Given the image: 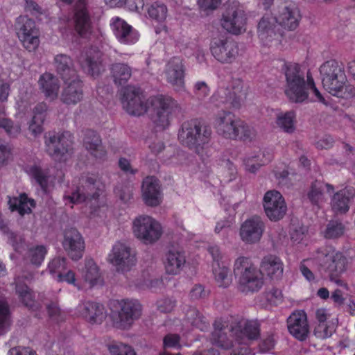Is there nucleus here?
I'll use <instances>...</instances> for the list:
<instances>
[{"label": "nucleus", "mask_w": 355, "mask_h": 355, "mask_svg": "<svg viewBox=\"0 0 355 355\" xmlns=\"http://www.w3.org/2000/svg\"><path fill=\"white\" fill-rule=\"evenodd\" d=\"M110 72L111 79L117 87L126 84L132 76L131 67L125 63L112 64L110 66Z\"/></svg>", "instance_id": "obj_35"}, {"label": "nucleus", "mask_w": 355, "mask_h": 355, "mask_svg": "<svg viewBox=\"0 0 355 355\" xmlns=\"http://www.w3.org/2000/svg\"><path fill=\"white\" fill-rule=\"evenodd\" d=\"M8 355H37L36 352L29 347L17 346L9 349Z\"/></svg>", "instance_id": "obj_63"}, {"label": "nucleus", "mask_w": 355, "mask_h": 355, "mask_svg": "<svg viewBox=\"0 0 355 355\" xmlns=\"http://www.w3.org/2000/svg\"><path fill=\"white\" fill-rule=\"evenodd\" d=\"M324 88L332 95L338 94L339 89L347 83L343 68L335 60L324 62L320 68Z\"/></svg>", "instance_id": "obj_9"}, {"label": "nucleus", "mask_w": 355, "mask_h": 355, "mask_svg": "<svg viewBox=\"0 0 355 355\" xmlns=\"http://www.w3.org/2000/svg\"><path fill=\"white\" fill-rule=\"evenodd\" d=\"M211 55L221 63H232L238 55L237 45L223 37H213L210 43Z\"/></svg>", "instance_id": "obj_13"}, {"label": "nucleus", "mask_w": 355, "mask_h": 355, "mask_svg": "<svg viewBox=\"0 0 355 355\" xmlns=\"http://www.w3.org/2000/svg\"><path fill=\"white\" fill-rule=\"evenodd\" d=\"M102 53L96 49H90L86 53L85 64L88 72L92 76H98L103 69Z\"/></svg>", "instance_id": "obj_37"}, {"label": "nucleus", "mask_w": 355, "mask_h": 355, "mask_svg": "<svg viewBox=\"0 0 355 355\" xmlns=\"http://www.w3.org/2000/svg\"><path fill=\"white\" fill-rule=\"evenodd\" d=\"M234 272L239 277V289L242 293H257L264 284L262 272L249 257H240L236 259Z\"/></svg>", "instance_id": "obj_2"}, {"label": "nucleus", "mask_w": 355, "mask_h": 355, "mask_svg": "<svg viewBox=\"0 0 355 355\" xmlns=\"http://www.w3.org/2000/svg\"><path fill=\"white\" fill-rule=\"evenodd\" d=\"M295 114L293 112H288L284 114L279 115L277 119V124L284 132L293 133L295 130L294 124Z\"/></svg>", "instance_id": "obj_44"}, {"label": "nucleus", "mask_w": 355, "mask_h": 355, "mask_svg": "<svg viewBox=\"0 0 355 355\" xmlns=\"http://www.w3.org/2000/svg\"><path fill=\"white\" fill-rule=\"evenodd\" d=\"M46 310L48 312V315L49 318L59 323L65 320L66 315L64 312L62 311L58 304L55 302H51L46 306Z\"/></svg>", "instance_id": "obj_51"}, {"label": "nucleus", "mask_w": 355, "mask_h": 355, "mask_svg": "<svg viewBox=\"0 0 355 355\" xmlns=\"http://www.w3.org/2000/svg\"><path fill=\"white\" fill-rule=\"evenodd\" d=\"M81 316L90 324H101L106 318V311L103 304L87 301L78 307Z\"/></svg>", "instance_id": "obj_24"}, {"label": "nucleus", "mask_w": 355, "mask_h": 355, "mask_svg": "<svg viewBox=\"0 0 355 355\" xmlns=\"http://www.w3.org/2000/svg\"><path fill=\"white\" fill-rule=\"evenodd\" d=\"M282 70L286 77L285 94L293 103H302L308 98L304 74L300 65L294 62H286Z\"/></svg>", "instance_id": "obj_3"}, {"label": "nucleus", "mask_w": 355, "mask_h": 355, "mask_svg": "<svg viewBox=\"0 0 355 355\" xmlns=\"http://www.w3.org/2000/svg\"><path fill=\"white\" fill-rule=\"evenodd\" d=\"M186 317L193 327L202 331L209 327V322L196 307H190L186 313Z\"/></svg>", "instance_id": "obj_40"}, {"label": "nucleus", "mask_w": 355, "mask_h": 355, "mask_svg": "<svg viewBox=\"0 0 355 355\" xmlns=\"http://www.w3.org/2000/svg\"><path fill=\"white\" fill-rule=\"evenodd\" d=\"M263 205L267 217L272 221L282 219L287 211L283 196L279 191L275 190L266 193Z\"/></svg>", "instance_id": "obj_14"}, {"label": "nucleus", "mask_w": 355, "mask_h": 355, "mask_svg": "<svg viewBox=\"0 0 355 355\" xmlns=\"http://www.w3.org/2000/svg\"><path fill=\"white\" fill-rule=\"evenodd\" d=\"M180 336L177 334H168L164 337L163 345L164 348L180 349Z\"/></svg>", "instance_id": "obj_58"}, {"label": "nucleus", "mask_w": 355, "mask_h": 355, "mask_svg": "<svg viewBox=\"0 0 355 355\" xmlns=\"http://www.w3.org/2000/svg\"><path fill=\"white\" fill-rule=\"evenodd\" d=\"M142 198L145 204L157 207L162 202V191L159 181L154 176L144 179L141 186Z\"/></svg>", "instance_id": "obj_22"}, {"label": "nucleus", "mask_w": 355, "mask_h": 355, "mask_svg": "<svg viewBox=\"0 0 355 355\" xmlns=\"http://www.w3.org/2000/svg\"><path fill=\"white\" fill-rule=\"evenodd\" d=\"M61 94V101L67 105H75L81 101L83 98L82 82L78 78L69 80Z\"/></svg>", "instance_id": "obj_27"}, {"label": "nucleus", "mask_w": 355, "mask_h": 355, "mask_svg": "<svg viewBox=\"0 0 355 355\" xmlns=\"http://www.w3.org/2000/svg\"><path fill=\"white\" fill-rule=\"evenodd\" d=\"M10 323V311L8 304L0 299V334L5 332Z\"/></svg>", "instance_id": "obj_46"}, {"label": "nucleus", "mask_w": 355, "mask_h": 355, "mask_svg": "<svg viewBox=\"0 0 355 355\" xmlns=\"http://www.w3.org/2000/svg\"><path fill=\"white\" fill-rule=\"evenodd\" d=\"M8 205L12 211H17L21 216H24L31 212V208L35 207V202L24 193L19 198H10Z\"/></svg>", "instance_id": "obj_36"}, {"label": "nucleus", "mask_w": 355, "mask_h": 355, "mask_svg": "<svg viewBox=\"0 0 355 355\" xmlns=\"http://www.w3.org/2000/svg\"><path fill=\"white\" fill-rule=\"evenodd\" d=\"M213 326L211 342L224 349L234 347L233 340L227 336V331L231 333L230 336L239 344L256 340L260 336V324L257 320H245L239 315L218 318Z\"/></svg>", "instance_id": "obj_1"}, {"label": "nucleus", "mask_w": 355, "mask_h": 355, "mask_svg": "<svg viewBox=\"0 0 355 355\" xmlns=\"http://www.w3.org/2000/svg\"><path fill=\"white\" fill-rule=\"evenodd\" d=\"M355 197V189L346 188L336 193L331 200V207L336 214H345L349 210V202Z\"/></svg>", "instance_id": "obj_30"}, {"label": "nucleus", "mask_w": 355, "mask_h": 355, "mask_svg": "<svg viewBox=\"0 0 355 355\" xmlns=\"http://www.w3.org/2000/svg\"><path fill=\"white\" fill-rule=\"evenodd\" d=\"M345 227L338 221L331 220L325 230L324 236L327 239H335L344 233Z\"/></svg>", "instance_id": "obj_49"}, {"label": "nucleus", "mask_w": 355, "mask_h": 355, "mask_svg": "<svg viewBox=\"0 0 355 355\" xmlns=\"http://www.w3.org/2000/svg\"><path fill=\"white\" fill-rule=\"evenodd\" d=\"M218 133L224 138L236 140H251L253 130L243 121L231 112H223L216 119Z\"/></svg>", "instance_id": "obj_5"}, {"label": "nucleus", "mask_w": 355, "mask_h": 355, "mask_svg": "<svg viewBox=\"0 0 355 355\" xmlns=\"http://www.w3.org/2000/svg\"><path fill=\"white\" fill-rule=\"evenodd\" d=\"M275 344L272 334L267 335L259 343V348L261 352H266L272 349Z\"/></svg>", "instance_id": "obj_62"}, {"label": "nucleus", "mask_w": 355, "mask_h": 355, "mask_svg": "<svg viewBox=\"0 0 355 355\" xmlns=\"http://www.w3.org/2000/svg\"><path fill=\"white\" fill-rule=\"evenodd\" d=\"M75 28L81 36L90 31V18L86 8L85 0H78L75 6Z\"/></svg>", "instance_id": "obj_29"}, {"label": "nucleus", "mask_w": 355, "mask_h": 355, "mask_svg": "<svg viewBox=\"0 0 355 355\" xmlns=\"http://www.w3.org/2000/svg\"><path fill=\"white\" fill-rule=\"evenodd\" d=\"M103 190L100 188L99 182L92 178H87L83 182L82 186L72 193L71 196L67 198L72 203L92 202L94 200V205H97V200Z\"/></svg>", "instance_id": "obj_15"}, {"label": "nucleus", "mask_w": 355, "mask_h": 355, "mask_svg": "<svg viewBox=\"0 0 355 355\" xmlns=\"http://www.w3.org/2000/svg\"><path fill=\"white\" fill-rule=\"evenodd\" d=\"M289 333L300 341L305 340L309 333L307 315L304 311L297 310L291 313L287 320Z\"/></svg>", "instance_id": "obj_20"}, {"label": "nucleus", "mask_w": 355, "mask_h": 355, "mask_svg": "<svg viewBox=\"0 0 355 355\" xmlns=\"http://www.w3.org/2000/svg\"><path fill=\"white\" fill-rule=\"evenodd\" d=\"M208 252L213 259V275L216 284L220 287H228L232 282V273L230 268L221 261L223 256L219 246L209 245Z\"/></svg>", "instance_id": "obj_17"}, {"label": "nucleus", "mask_w": 355, "mask_h": 355, "mask_svg": "<svg viewBox=\"0 0 355 355\" xmlns=\"http://www.w3.org/2000/svg\"><path fill=\"white\" fill-rule=\"evenodd\" d=\"M114 33L121 44H130L138 40L137 33L132 31L131 26L125 21L117 18L112 24Z\"/></svg>", "instance_id": "obj_32"}, {"label": "nucleus", "mask_w": 355, "mask_h": 355, "mask_svg": "<svg viewBox=\"0 0 355 355\" xmlns=\"http://www.w3.org/2000/svg\"><path fill=\"white\" fill-rule=\"evenodd\" d=\"M17 30L18 37H24L25 35H39L35 21L26 16H21L18 18Z\"/></svg>", "instance_id": "obj_39"}, {"label": "nucleus", "mask_w": 355, "mask_h": 355, "mask_svg": "<svg viewBox=\"0 0 355 355\" xmlns=\"http://www.w3.org/2000/svg\"><path fill=\"white\" fill-rule=\"evenodd\" d=\"M277 12L275 17L281 26L289 31L298 26L300 15L293 3L281 1L277 5Z\"/></svg>", "instance_id": "obj_19"}, {"label": "nucleus", "mask_w": 355, "mask_h": 355, "mask_svg": "<svg viewBox=\"0 0 355 355\" xmlns=\"http://www.w3.org/2000/svg\"><path fill=\"white\" fill-rule=\"evenodd\" d=\"M24 47L28 51H33L37 49L40 44L39 35H25L24 37H18Z\"/></svg>", "instance_id": "obj_53"}, {"label": "nucleus", "mask_w": 355, "mask_h": 355, "mask_svg": "<svg viewBox=\"0 0 355 355\" xmlns=\"http://www.w3.org/2000/svg\"><path fill=\"white\" fill-rule=\"evenodd\" d=\"M84 241L75 228L67 229L64 232V243L65 244H81Z\"/></svg>", "instance_id": "obj_56"}, {"label": "nucleus", "mask_w": 355, "mask_h": 355, "mask_svg": "<svg viewBox=\"0 0 355 355\" xmlns=\"http://www.w3.org/2000/svg\"><path fill=\"white\" fill-rule=\"evenodd\" d=\"M245 24L243 12L235 6H228L223 13L221 25L227 32L237 35Z\"/></svg>", "instance_id": "obj_21"}, {"label": "nucleus", "mask_w": 355, "mask_h": 355, "mask_svg": "<svg viewBox=\"0 0 355 355\" xmlns=\"http://www.w3.org/2000/svg\"><path fill=\"white\" fill-rule=\"evenodd\" d=\"M185 263L186 257L184 252L169 250L166 254L164 266L168 274H179Z\"/></svg>", "instance_id": "obj_34"}, {"label": "nucleus", "mask_w": 355, "mask_h": 355, "mask_svg": "<svg viewBox=\"0 0 355 355\" xmlns=\"http://www.w3.org/2000/svg\"><path fill=\"white\" fill-rule=\"evenodd\" d=\"M132 232L136 238L144 242L154 243L163 234L161 224L148 215H139L132 221Z\"/></svg>", "instance_id": "obj_8"}, {"label": "nucleus", "mask_w": 355, "mask_h": 355, "mask_svg": "<svg viewBox=\"0 0 355 355\" xmlns=\"http://www.w3.org/2000/svg\"><path fill=\"white\" fill-rule=\"evenodd\" d=\"M107 259L116 267L118 272H123L135 265L136 254L128 245H113Z\"/></svg>", "instance_id": "obj_18"}, {"label": "nucleus", "mask_w": 355, "mask_h": 355, "mask_svg": "<svg viewBox=\"0 0 355 355\" xmlns=\"http://www.w3.org/2000/svg\"><path fill=\"white\" fill-rule=\"evenodd\" d=\"M335 331L333 324L329 322L318 323L314 329V335L316 338L324 340L331 337Z\"/></svg>", "instance_id": "obj_47"}, {"label": "nucleus", "mask_w": 355, "mask_h": 355, "mask_svg": "<svg viewBox=\"0 0 355 355\" xmlns=\"http://www.w3.org/2000/svg\"><path fill=\"white\" fill-rule=\"evenodd\" d=\"M46 150L55 160L61 161L72 149V135L69 132L45 136Z\"/></svg>", "instance_id": "obj_12"}, {"label": "nucleus", "mask_w": 355, "mask_h": 355, "mask_svg": "<svg viewBox=\"0 0 355 355\" xmlns=\"http://www.w3.org/2000/svg\"><path fill=\"white\" fill-rule=\"evenodd\" d=\"M108 349L112 355H137L131 346L119 342H113Z\"/></svg>", "instance_id": "obj_48"}, {"label": "nucleus", "mask_w": 355, "mask_h": 355, "mask_svg": "<svg viewBox=\"0 0 355 355\" xmlns=\"http://www.w3.org/2000/svg\"><path fill=\"white\" fill-rule=\"evenodd\" d=\"M354 94L355 87L350 85H347V83H345V86L343 88L339 89L338 94H334V96L343 98H349L354 96Z\"/></svg>", "instance_id": "obj_64"}, {"label": "nucleus", "mask_w": 355, "mask_h": 355, "mask_svg": "<svg viewBox=\"0 0 355 355\" xmlns=\"http://www.w3.org/2000/svg\"><path fill=\"white\" fill-rule=\"evenodd\" d=\"M82 274L85 281L88 282L90 286L98 284L101 280L99 267L92 259L85 260Z\"/></svg>", "instance_id": "obj_38"}, {"label": "nucleus", "mask_w": 355, "mask_h": 355, "mask_svg": "<svg viewBox=\"0 0 355 355\" xmlns=\"http://www.w3.org/2000/svg\"><path fill=\"white\" fill-rule=\"evenodd\" d=\"M46 252L47 250L45 245H35L28 250L27 258L32 264L40 266L43 262Z\"/></svg>", "instance_id": "obj_45"}, {"label": "nucleus", "mask_w": 355, "mask_h": 355, "mask_svg": "<svg viewBox=\"0 0 355 355\" xmlns=\"http://www.w3.org/2000/svg\"><path fill=\"white\" fill-rule=\"evenodd\" d=\"M38 84L46 98L54 100L58 97L60 83L55 76L51 73H44L40 76Z\"/></svg>", "instance_id": "obj_33"}, {"label": "nucleus", "mask_w": 355, "mask_h": 355, "mask_svg": "<svg viewBox=\"0 0 355 355\" xmlns=\"http://www.w3.org/2000/svg\"><path fill=\"white\" fill-rule=\"evenodd\" d=\"M119 93L122 106L129 114L141 116L147 112V104L140 88L128 85L122 87Z\"/></svg>", "instance_id": "obj_10"}, {"label": "nucleus", "mask_w": 355, "mask_h": 355, "mask_svg": "<svg viewBox=\"0 0 355 355\" xmlns=\"http://www.w3.org/2000/svg\"><path fill=\"white\" fill-rule=\"evenodd\" d=\"M54 64L57 73L65 83L78 76L76 70L74 69L73 60L69 55L66 54L55 55Z\"/></svg>", "instance_id": "obj_28"}, {"label": "nucleus", "mask_w": 355, "mask_h": 355, "mask_svg": "<svg viewBox=\"0 0 355 355\" xmlns=\"http://www.w3.org/2000/svg\"><path fill=\"white\" fill-rule=\"evenodd\" d=\"M211 135L210 128L204 123L193 119L185 121L178 133L180 143L199 153L200 148L208 143Z\"/></svg>", "instance_id": "obj_4"}, {"label": "nucleus", "mask_w": 355, "mask_h": 355, "mask_svg": "<svg viewBox=\"0 0 355 355\" xmlns=\"http://www.w3.org/2000/svg\"><path fill=\"white\" fill-rule=\"evenodd\" d=\"M259 269L263 276L266 275L271 279H279L283 275L284 264L279 257L269 254L263 258Z\"/></svg>", "instance_id": "obj_26"}, {"label": "nucleus", "mask_w": 355, "mask_h": 355, "mask_svg": "<svg viewBox=\"0 0 355 355\" xmlns=\"http://www.w3.org/2000/svg\"><path fill=\"white\" fill-rule=\"evenodd\" d=\"M117 302L119 310L112 311L111 314L113 325L121 329H128L141 316L142 306L135 299H123Z\"/></svg>", "instance_id": "obj_7"}, {"label": "nucleus", "mask_w": 355, "mask_h": 355, "mask_svg": "<svg viewBox=\"0 0 355 355\" xmlns=\"http://www.w3.org/2000/svg\"><path fill=\"white\" fill-rule=\"evenodd\" d=\"M347 263V257L342 252H337L331 255L327 254L320 263V270L326 273L331 282L339 284V277L346 270Z\"/></svg>", "instance_id": "obj_16"}, {"label": "nucleus", "mask_w": 355, "mask_h": 355, "mask_svg": "<svg viewBox=\"0 0 355 355\" xmlns=\"http://www.w3.org/2000/svg\"><path fill=\"white\" fill-rule=\"evenodd\" d=\"M49 273L57 280L67 270V259L64 257H56L51 260L48 265Z\"/></svg>", "instance_id": "obj_43"}, {"label": "nucleus", "mask_w": 355, "mask_h": 355, "mask_svg": "<svg viewBox=\"0 0 355 355\" xmlns=\"http://www.w3.org/2000/svg\"><path fill=\"white\" fill-rule=\"evenodd\" d=\"M116 196L123 202H127L132 196V188L128 184H118L114 189Z\"/></svg>", "instance_id": "obj_54"}, {"label": "nucleus", "mask_w": 355, "mask_h": 355, "mask_svg": "<svg viewBox=\"0 0 355 355\" xmlns=\"http://www.w3.org/2000/svg\"><path fill=\"white\" fill-rule=\"evenodd\" d=\"M153 120L159 130L168 127L171 119L182 112L180 105L167 95H157L151 100Z\"/></svg>", "instance_id": "obj_6"}, {"label": "nucleus", "mask_w": 355, "mask_h": 355, "mask_svg": "<svg viewBox=\"0 0 355 355\" xmlns=\"http://www.w3.org/2000/svg\"><path fill=\"white\" fill-rule=\"evenodd\" d=\"M157 309L162 313H170L175 306V301L171 298H164L157 302Z\"/></svg>", "instance_id": "obj_60"}, {"label": "nucleus", "mask_w": 355, "mask_h": 355, "mask_svg": "<svg viewBox=\"0 0 355 355\" xmlns=\"http://www.w3.org/2000/svg\"><path fill=\"white\" fill-rule=\"evenodd\" d=\"M264 223L259 216L246 220L241 225L240 235L245 242H258L263 232Z\"/></svg>", "instance_id": "obj_23"}, {"label": "nucleus", "mask_w": 355, "mask_h": 355, "mask_svg": "<svg viewBox=\"0 0 355 355\" xmlns=\"http://www.w3.org/2000/svg\"><path fill=\"white\" fill-rule=\"evenodd\" d=\"M47 110L48 106L45 103L42 102L37 104L33 110V118L40 123H44L46 116Z\"/></svg>", "instance_id": "obj_57"}, {"label": "nucleus", "mask_w": 355, "mask_h": 355, "mask_svg": "<svg viewBox=\"0 0 355 355\" xmlns=\"http://www.w3.org/2000/svg\"><path fill=\"white\" fill-rule=\"evenodd\" d=\"M32 175L34 177L40 187L45 189L48 185V176L40 167L34 166L31 168Z\"/></svg>", "instance_id": "obj_55"}, {"label": "nucleus", "mask_w": 355, "mask_h": 355, "mask_svg": "<svg viewBox=\"0 0 355 355\" xmlns=\"http://www.w3.org/2000/svg\"><path fill=\"white\" fill-rule=\"evenodd\" d=\"M280 26L276 17L270 13L265 14L260 19L257 26V34L263 46H271L281 42L283 33Z\"/></svg>", "instance_id": "obj_11"}, {"label": "nucleus", "mask_w": 355, "mask_h": 355, "mask_svg": "<svg viewBox=\"0 0 355 355\" xmlns=\"http://www.w3.org/2000/svg\"><path fill=\"white\" fill-rule=\"evenodd\" d=\"M15 290L21 303L25 306L33 309L35 305V300L33 293L30 288L26 284L16 281Z\"/></svg>", "instance_id": "obj_41"}, {"label": "nucleus", "mask_w": 355, "mask_h": 355, "mask_svg": "<svg viewBox=\"0 0 355 355\" xmlns=\"http://www.w3.org/2000/svg\"><path fill=\"white\" fill-rule=\"evenodd\" d=\"M83 144L85 148L95 157L103 158L106 155L100 135L93 130L85 132Z\"/></svg>", "instance_id": "obj_31"}, {"label": "nucleus", "mask_w": 355, "mask_h": 355, "mask_svg": "<svg viewBox=\"0 0 355 355\" xmlns=\"http://www.w3.org/2000/svg\"><path fill=\"white\" fill-rule=\"evenodd\" d=\"M0 128L5 130L6 133L12 137H16L21 132V125L6 118H0Z\"/></svg>", "instance_id": "obj_50"}, {"label": "nucleus", "mask_w": 355, "mask_h": 355, "mask_svg": "<svg viewBox=\"0 0 355 355\" xmlns=\"http://www.w3.org/2000/svg\"><path fill=\"white\" fill-rule=\"evenodd\" d=\"M149 17L157 22L164 21L167 17V8L164 3L155 2L147 10Z\"/></svg>", "instance_id": "obj_42"}, {"label": "nucleus", "mask_w": 355, "mask_h": 355, "mask_svg": "<svg viewBox=\"0 0 355 355\" xmlns=\"http://www.w3.org/2000/svg\"><path fill=\"white\" fill-rule=\"evenodd\" d=\"M221 0H198L200 8L205 11H213L220 4Z\"/></svg>", "instance_id": "obj_61"}, {"label": "nucleus", "mask_w": 355, "mask_h": 355, "mask_svg": "<svg viewBox=\"0 0 355 355\" xmlns=\"http://www.w3.org/2000/svg\"><path fill=\"white\" fill-rule=\"evenodd\" d=\"M322 187L323 183L315 181L311 185V189L308 193V197L311 203L315 205H318L319 201L322 199Z\"/></svg>", "instance_id": "obj_52"}, {"label": "nucleus", "mask_w": 355, "mask_h": 355, "mask_svg": "<svg viewBox=\"0 0 355 355\" xmlns=\"http://www.w3.org/2000/svg\"><path fill=\"white\" fill-rule=\"evenodd\" d=\"M164 73L167 82L172 86L177 89L184 87V65L180 58H172L168 62Z\"/></svg>", "instance_id": "obj_25"}, {"label": "nucleus", "mask_w": 355, "mask_h": 355, "mask_svg": "<svg viewBox=\"0 0 355 355\" xmlns=\"http://www.w3.org/2000/svg\"><path fill=\"white\" fill-rule=\"evenodd\" d=\"M65 250L67 252L69 257L77 261L82 258L85 251V245H67Z\"/></svg>", "instance_id": "obj_59"}]
</instances>
